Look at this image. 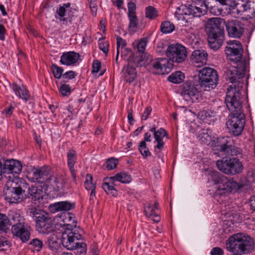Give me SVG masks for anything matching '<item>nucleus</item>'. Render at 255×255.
Instances as JSON below:
<instances>
[{"instance_id":"cd10ccee","label":"nucleus","mask_w":255,"mask_h":255,"mask_svg":"<svg viewBox=\"0 0 255 255\" xmlns=\"http://www.w3.org/2000/svg\"><path fill=\"white\" fill-rule=\"evenodd\" d=\"M67 164L74 182H76V170L74 165L77 160V153L73 149L69 150L67 153Z\"/></svg>"},{"instance_id":"774afa93","label":"nucleus","mask_w":255,"mask_h":255,"mask_svg":"<svg viewBox=\"0 0 255 255\" xmlns=\"http://www.w3.org/2000/svg\"><path fill=\"white\" fill-rule=\"evenodd\" d=\"M250 203L252 209L255 211V194L251 197Z\"/></svg>"},{"instance_id":"a18cd8bd","label":"nucleus","mask_w":255,"mask_h":255,"mask_svg":"<svg viewBox=\"0 0 255 255\" xmlns=\"http://www.w3.org/2000/svg\"><path fill=\"white\" fill-rule=\"evenodd\" d=\"M148 38L147 37H143L136 44L137 50L139 52H144L145 50Z\"/></svg>"},{"instance_id":"864d4df0","label":"nucleus","mask_w":255,"mask_h":255,"mask_svg":"<svg viewBox=\"0 0 255 255\" xmlns=\"http://www.w3.org/2000/svg\"><path fill=\"white\" fill-rule=\"evenodd\" d=\"M128 15H136V5L133 2H129L128 3Z\"/></svg>"},{"instance_id":"2eb2a0df","label":"nucleus","mask_w":255,"mask_h":255,"mask_svg":"<svg viewBox=\"0 0 255 255\" xmlns=\"http://www.w3.org/2000/svg\"><path fill=\"white\" fill-rule=\"evenodd\" d=\"M52 172L50 167L44 166L39 168H34L28 172V179L33 182H38L47 185L51 180Z\"/></svg>"},{"instance_id":"bf43d9fd","label":"nucleus","mask_w":255,"mask_h":255,"mask_svg":"<svg viewBox=\"0 0 255 255\" xmlns=\"http://www.w3.org/2000/svg\"><path fill=\"white\" fill-rule=\"evenodd\" d=\"M210 253L211 255H224L223 250L219 247L213 248Z\"/></svg>"},{"instance_id":"c9c22d12","label":"nucleus","mask_w":255,"mask_h":255,"mask_svg":"<svg viewBox=\"0 0 255 255\" xmlns=\"http://www.w3.org/2000/svg\"><path fill=\"white\" fill-rule=\"evenodd\" d=\"M114 182L110 180L109 182H104L103 184V188L108 194L112 196H116L118 192L114 187L115 184Z\"/></svg>"},{"instance_id":"c756f323","label":"nucleus","mask_w":255,"mask_h":255,"mask_svg":"<svg viewBox=\"0 0 255 255\" xmlns=\"http://www.w3.org/2000/svg\"><path fill=\"white\" fill-rule=\"evenodd\" d=\"M44 192L41 188L35 186H31L28 188L29 198L31 199L32 202L36 204L42 200Z\"/></svg>"},{"instance_id":"dca6fc26","label":"nucleus","mask_w":255,"mask_h":255,"mask_svg":"<svg viewBox=\"0 0 255 255\" xmlns=\"http://www.w3.org/2000/svg\"><path fill=\"white\" fill-rule=\"evenodd\" d=\"M200 86L192 82H185L183 84L181 93L184 100L191 103L199 102L202 98L199 90Z\"/></svg>"},{"instance_id":"6e6d98bb","label":"nucleus","mask_w":255,"mask_h":255,"mask_svg":"<svg viewBox=\"0 0 255 255\" xmlns=\"http://www.w3.org/2000/svg\"><path fill=\"white\" fill-rule=\"evenodd\" d=\"M76 76V74L75 72L69 71L63 74L62 78L68 80L75 78Z\"/></svg>"},{"instance_id":"72a5a7b5","label":"nucleus","mask_w":255,"mask_h":255,"mask_svg":"<svg viewBox=\"0 0 255 255\" xmlns=\"http://www.w3.org/2000/svg\"><path fill=\"white\" fill-rule=\"evenodd\" d=\"M10 214H9V216ZM11 225V219L5 214L0 213V231L5 232Z\"/></svg>"},{"instance_id":"8fccbe9b","label":"nucleus","mask_w":255,"mask_h":255,"mask_svg":"<svg viewBox=\"0 0 255 255\" xmlns=\"http://www.w3.org/2000/svg\"><path fill=\"white\" fill-rule=\"evenodd\" d=\"M59 91L63 96H67L71 92V87L69 85L63 84L60 86Z\"/></svg>"},{"instance_id":"f3484780","label":"nucleus","mask_w":255,"mask_h":255,"mask_svg":"<svg viewBox=\"0 0 255 255\" xmlns=\"http://www.w3.org/2000/svg\"><path fill=\"white\" fill-rule=\"evenodd\" d=\"M10 182L7 184V188L4 191V197L5 200L10 203H17L23 200L25 195V191L24 190L19 186H16V184L11 182L10 186H8V184Z\"/></svg>"},{"instance_id":"f03ea898","label":"nucleus","mask_w":255,"mask_h":255,"mask_svg":"<svg viewBox=\"0 0 255 255\" xmlns=\"http://www.w3.org/2000/svg\"><path fill=\"white\" fill-rule=\"evenodd\" d=\"M208 179L214 185L215 194L219 195L241 192L245 186L243 183L237 182L233 178H229L215 170L209 171Z\"/></svg>"},{"instance_id":"9d476101","label":"nucleus","mask_w":255,"mask_h":255,"mask_svg":"<svg viewBox=\"0 0 255 255\" xmlns=\"http://www.w3.org/2000/svg\"><path fill=\"white\" fill-rule=\"evenodd\" d=\"M218 169L225 174L235 175L242 172L244 166L240 160L235 157L223 158L216 161Z\"/></svg>"},{"instance_id":"7ed1b4c3","label":"nucleus","mask_w":255,"mask_h":255,"mask_svg":"<svg viewBox=\"0 0 255 255\" xmlns=\"http://www.w3.org/2000/svg\"><path fill=\"white\" fill-rule=\"evenodd\" d=\"M225 20L220 17L208 19L205 30L208 35V43L212 49L218 50L223 44L224 37Z\"/></svg>"},{"instance_id":"f8f14e48","label":"nucleus","mask_w":255,"mask_h":255,"mask_svg":"<svg viewBox=\"0 0 255 255\" xmlns=\"http://www.w3.org/2000/svg\"><path fill=\"white\" fill-rule=\"evenodd\" d=\"M215 146L220 152L232 156L242 153V150L234 145L233 139L229 136H220L215 140Z\"/></svg>"},{"instance_id":"412c9836","label":"nucleus","mask_w":255,"mask_h":255,"mask_svg":"<svg viewBox=\"0 0 255 255\" xmlns=\"http://www.w3.org/2000/svg\"><path fill=\"white\" fill-rule=\"evenodd\" d=\"M208 53L203 49L194 50L191 56V62L195 67H200L207 63Z\"/></svg>"},{"instance_id":"603ef678","label":"nucleus","mask_w":255,"mask_h":255,"mask_svg":"<svg viewBox=\"0 0 255 255\" xmlns=\"http://www.w3.org/2000/svg\"><path fill=\"white\" fill-rule=\"evenodd\" d=\"M144 212L148 217H152L156 213L153 205L148 204L144 207Z\"/></svg>"},{"instance_id":"7c9ffc66","label":"nucleus","mask_w":255,"mask_h":255,"mask_svg":"<svg viewBox=\"0 0 255 255\" xmlns=\"http://www.w3.org/2000/svg\"><path fill=\"white\" fill-rule=\"evenodd\" d=\"M211 133V131L210 129L203 128L198 131L197 138L202 144L209 145L212 141Z\"/></svg>"},{"instance_id":"c03bdc74","label":"nucleus","mask_w":255,"mask_h":255,"mask_svg":"<svg viewBox=\"0 0 255 255\" xmlns=\"http://www.w3.org/2000/svg\"><path fill=\"white\" fill-rule=\"evenodd\" d=\"M168 46L166 42L160 41L157 43L156 52L161 55L165 54L167 56V47Z\"/></svg>"},{"instance_id":"5701e85b","label":"nucleus","mask_w":255,"mask_h":255,"mask_svg":"<svg viewBox=\"0 0 255 255\" xmlns=\"http://www.w3.org/2000/svg\"><path fill=\"white\" fill-rule=\"evenodd\" d=\"M80 55L74 51L64 52L60 57V62L66 66H74L79 61Z\"/></svg>"},{"instance_id":"2f4dec72","label":"nucleus","mask_w":255,"mask_h":255,"mask_svg":"<svg viewBox=\"0 0 255 255\" xmlns=\"http://www.w3.org/2000/svg\"><path fill=\"white\" fill-rule=\"evenodd\" d=\"M51 180L47 183V186H51L56 191L63 190L65 188V181L62 178H57L52 175Z\"/></svg>"},{"instance_id":"a211bd4d","label":"nucleus","mask_w":255,"mask_h":255,"mask_svg":"<svg viewBox=\"0 0 255 255\" xmlns=\"http://www.w3.org/2000/svg\"><path fill=\"white\" fill-rule=\"evenodd\" d=\"M167 57L173 62L181 63L186 58V49L179 43L169 45L167 47Z\"/></svg>"},{"instance_id":"bb28decb","label":"nucleus","mask_w":255,"mask_h":255,"mask_svg":"<svg viewBox=\"0 0 255 255\" xmlns=\"http://www.w3.org/2000/svg\"><path fill=\"white\" fill-rule=\"evenodd\" d=\"M149 130L153 133L155 140L157 142L155 147L160 150L161 149L164 145L163 138L168 135L167 131L163 128H160L156 130V128L154 127L151 128Z\"/></svg>"},{"instance_id":"1a4fd4ad","label":"nucleus","mask_w":255,"mask_h":255,"mask_svg":"<svg viewBox=\"0 0 255 255\" xmlns=\"http://www.w3.org/2000/svg\"><path fill=\"white\" fill-rule=\"evenodd\" d=\"M209 3H206L204 0L203 2L200 1L198 3H192L188 7L181 5L177 8L175 15L178 19L181 18L182 16L184 19L187 15L191 16L192 17H201L207 13Z\"/></svg>"},{"instance_id":"338daca9","label":"nucleus","mask_w":255,"mask_h":255,"mask_svg":"<svg viewBox=\"0 0 255 255\" xmlns=\"http://www.w3.org/2000/svg\"><path fill=\"white\" fill-rule=\"evenodd\" d=\"M149 217L151 218L153 221H154V222L158 223L160 220V217L158 215L157 213H155L154 215H153V216Z\"/></svg>"},{"instance_id":"37998d69","label":"nucleus","mask_w":255,"mask_h":255,"mask_svg":"<svg viewBox=\"0 0 255 255\" xmlns=\"http://www.w3.org/2000/svg\"><path fill=\"white\" fill-rule=\"evenodd\" d=\"M138 150L144 158H146L151 155L149 149L146 146V142H145V141H141L140 142L138 146Z\"/></svg>"},{"instance_id":"69168bd1","label":"nucleus","mask_w":255,"mask_h":255,"mask_svg":"<svg viewBox=\"0 0 255 255\" xmlns=\"http://www.w3.org/2000/svg\"><path fill=\"white\" fill-rule=\"evenodd\" d=\"M13 109L14 108L12 106H9L5 108L2 113L5 114L6 116H10L12 114Z\"/></svg>"},{"instance_id":"393cba45","label":"nucleus","mask_w":255,"mask_h":255,"mask_svg":"<svg viewBox=\"0 0 255 255\" xmlns=\"http://www.w3.org/2000/svg\"><path fill=\"white\" fill-rule=\"evenodd\" d=\"M70 6L71 3L70 2L63 3L62 5H60L56 10V18L63 21V23H64L65 21L67 22V18L65 17L66 15V13H68L69 18H71L73 16V14L71 13V10Z\"/></svg>"},{"instance_id":"f704fd0d","label":"nucleus","mask_w":255,"mask_h":255,"mask_svg":"<svg viewBox=\"0 0 255 255\" xmlns=\"http://www.w3.org/2000/svg\"><path fill=\"white\" fill-rule=\"evenodd\" d=\"M110 180L112 182L119 181L122 183H128L130 181L131 178L129 175L125 172H120L111 177Z\"/></svg>"},{"instance_id":"5fc2aeb1","label":"nucleus","mask_w":255,"mask_h":255,"mask_svg":"<svg viewBox=\"0 0 255 255\" xmlns=\"http://www.w3.org/2000/svg\"><path fill=\"white\" fill-rule=\"evenodd\" d=\"M99 48L104 53L107 54L109 50V43L108 41H100L99 43Z\"/></svg>"},{"instance_id":"3c124183","label":"nucleus","mask_w":255,"mask_h":255,"mask_svg":"<svg viewBox=\"0 0 255 255\" xmlns=\"http://www.w3.org/2000/svg\"><path fill=\"white\" fill-rule=\"evenodd\" d=\"M126 42L121 37H118L117 38V51H120L121 50L125 49L126 46Z\"/></svg>"},{"instance_id":"4be33fe9","label":"nucleus","mask_w":255,"mask_h":255,"mask_svg":"<svg viewBox=\"0 0 255 255\" xmlns=\"http://www.w3.org/2000/svg\"><path fill=\"white\" fill-rule=\"evenodd\" d=\"M232 12L238 16L244 15L249 18L253 17L248 0L237 2L232 9Z\"/></svg>"},{"instance_id":"4468645a","label":"nucleus","mask_w":255,"mask_h":255,"mask_svg":"<svg viewBox=\"0 0 255 255\" xmlns=\"http://www.w3.org/2000/svg\"><path fill=\"white\" fill-rule=\"evenodd\" d=\"M225 53L227 58L234 63L246 62L245 60L241 61L243 48L241 42L238 40H231L228 42L225 49Z\"/></svg>"},{"instance_id":"0e129e2a","label":"nucleus","mask_w":255,"mask_h":255,"mask_svg":"<svg viewBox=\"0 0 255 255\" xmlns=\"http://www.w3.org/2000/svg\"><path fill=\"white\" fill-rule=\"evenodd\" d=\"M253 17L255 15V0H248Z\"/></svg>"},{"instance_id":"f257e3e1","label":"nucleus","mask_w":255,"mask_h":255,"mask_svg":"<svg viewBox=\"0 0 255 255\" xmlns=\"http://www.w3.org/2000/svg\"><path fill=\"white\" fill-rule=\"evenodd\" d=\"M229 91L225 103L231 114L226 122L228 132L235 136L240 135L245 125V115L242 111V101L239 94Z\"/></svg>"},{"instance_id":"79ce46f5","label":"nucleus","mask_w":255,"mask_h":255,"mask_svg":"<svg viewBox=\"0 0 255 255\" xmlns=\"http://www.w3.org/2000/svg\"><path fill=\"white\" fill-rule=\"evenodd\" d=\"M54 77L56 79H59L62 77L63 69L57 66L56 64H52L51 67Z\"/></svg>"},{"instance_id":"39448f33","label":"nucleus","mask_w":255,"mask_h":255,"mask_svg":"<svg viewBox=\"0 0 255 255\" xmlns=\"http://www.w3.org/2000/svg\"><path fill=\"white\" fill-rule=\"evenodd\" d=\"M253 239L246 234L240 233L232 235L227 241L226 248L234 255H242L250 253L254 248Z\"/></svg>"},{"instance_id":"49530a36","label":"nucleus","mask_w":255,"mask_h":255,"mask_svg":"<svg viewBox=\"0 0 255 255\" xmlns=\"http://www.w3.org/2000/svg\"><path fill=\"white\" fill-rule=\"evenodd\" d=\"M92 180L93 177L92 175L90 174H87L86 176L84 185L85 188L88 190L96 188V185L92 182Z\"/></svg>"},{"instance_id":"aec40b11","label":"nucleus","mask_w":255,"mask_h":255,"mask_svg":"<svg viewBox=\"0 0 255 255\" xmlns=\"http://www.w3.org/2000/svg\"><path fill=\"white\" fill-rule=\"evenodd\" d=\"M151 65L155 70L156 74L163 75L169 73L172 68L173 64L168 59L165 58H160L153 61Z\"/></svg>"},{"instance_id":"052dcab7","label":"nucleus","mask_w":255,"mask_h":255,"mask_svg":"<svg viewBox=\"0 0 255 255\" xmlns=\"http://www.w3.org/2000/svg\"><path fill=\"white\" fill-rule=\"evenodd\" d=\"M151 111L152 108L151 107H147L142 115L141 120H146L148 118L149 115L151 114Z\"/></svg>"},{"instance_id":"ddd939ff","label":"nucleus","mask_w":255,"mask_h":255,"mask_svg":"<svg viewBox=\"0 0 255 255\" xmlns=\"http://www.w3.org/2000/svg\"><path fill=\"white\" fill-rule=\"evenodd\" d=\"M128 64L123 69V76L125 81L129 84L133 82L137 77L135 67H141L144 61L141 57H131L128 60Z\"/></svg>"},{"instance_id":"680f3d73","label":"nucleus","mask_w":255,"mask_h":255,"mask_svg":"<svg viewBox=\"0 0 255 255\" xmlns=\"http://www.w3.org/2000/svg\"><path fill=\"white\" fill-rule=\"evenodd\" d=\"M54 237L52 236L48 240L49 247L53 249L56 248L58 247V242L57 241L54 240Z\"/></svg>"},{"instance_id":"473e14b6","label":"nucleus","mask_w":255,"mask_h":255,"mask_svg":"<svg viewBox=\"0 0 255 255\" xmlns=\"http://www.w3.org/2000/svg\"><path fill=\"white\" fill-rule=\"evenodd\" d=\"M198 117L204 122L210 123V122L214 120L215 113L210 110H203L199 112Z\"/></svg>"},{"instance_id":"09e8293b","label":"nucleus","mask_w":255,"mask_h":255,"mask_svg":"<svg viewBox=\"0 0 255 255\" xmlns=\"http://www.w3.org/2000/svg\"><path fill=\"white\" fill-rule=\"evenodd\" d=\"M10 246L9 242L3 236H0V251H4Z\"/></svg>"},{"instance_id":"e433bc0d","label":"nucleus","mask_w":255,"mask_h":255,"mask_svg":"<svg viewBox=\"0 0 255 255\" xmlns=\"http://www.w3.org/2000/svg\"><path fill=\"white\" fill-rule=\"evenodd\" d=\"M184 78V74L180 71H176L173 73L168 77L169 82L175 84L181 83Z\"/></svg>"},{"instance_id":"20e7f679","label":"nucleus","mask_w":255,"mask_h":255,"mask_svg":"<svg viewBox=\"0 0 255 255\" xmlns=\"http://www.w3.org/2000/svg\"><path fill=\"white\" fill-rule=\"evenodd\" d=\"M246 70V62H239L234 63L233 65H228L226 67L224 76L227 80H229L232 85L229 86L227 89L226 97L229 91H235L239 94V98H241V91L242 89L244 83L241 81L245 75Z\"/></svg>"},{"instance_id":"4c0bfd02","label":"nucleus","mask_w":255,"mask_h":255,"mask_svg":"<svg viewBox=\"0 0 255 255\" xmlns=\"http://www.w3.org/2000/svg\"><path fill=\"white\" fill-rule=\"evenodd\" d=\"M174 28V25L169 21L162 22L160 26V30L163 33H171Z\"/></svg>"},{"instance_id":"a19ab883","label":"nucleus","mask_w":255,"mask_h":255,"mask_svg":"<svg viewBox=\"0 0 255 255\" xmlns=\"http://www.w3.org/2000/svg\"><path fill=\"white\" fill-rule=\"evenodd\" d=\"M29 245L32 250L38 252L41 250L43 247V242L40 240L36 238L32 240Z\"/></svg>"},{"instance_id":"4d7b16f0","label":"nucleus","mask_w":255,"mask_h":255,"mask_svg":"<svg viewBox=\"0 0 255 255\" xmlns=\"http://www.w3.org/2000/svg\"><path fill=\"white\" fill-rule=\"evenodd\" d=\"M121 56L122 57H126L128 55H129V57L126 59L128 61V59H129L131 57L134 56V57H140L139 56H136L133 54L132 52V51L126 48V50L124 49V51L123 50H121Z\"/></svg>"},{"instance_id":"c85d7f7f","label":"nucleus","mask_w":255,"mask_h":255,"mask_svg":"<svg viewBox=\"0 0 255 255\" xmlns=\"http://www.w3.org/2000/svg\"><path fill=\"white\" fill-rule=\"evenodd\" d=\"M11 88L15 95L19 98L22 99L25 102L30 100V94L24 86L22 85L20 86L15 82H13L11 85Z\"/></svg>"},{"instance_id":"de8ad7c7","label":"nucleus","mask_w":255,"mask_h":255,"mask_svg":"<svg viewBox=\"0 0 255 255\" xmlns=\"http://www.w3.org/2000/svg\"><path fill=\"white\" fill-rule=\"evenodd\" d=\"M118 162V161L116 159L111 158L107 160L105 165L108 170H112L116 168Z\"/></svg>"},{"instance_id":"6e6552de","label":"nucleus","mask_w":255,"mask_h":255,"mask_svg":"<svg viewBox=\"0 0 255 255\" xmlns=\"http://www.w3.org/2000/svg\"><path fill=\"white\" fill-rule=\"evenodd\" d=\"M27 213L34 219L37 230L39 233L48 234L53 231L52 220L48 213L35 207L29 208Z\"/></svg>"},{"instance_id":"a878e982","label":"nucleus","mask_w":255,"mask_h":255,"mask_svg":"<svg viewBox=\"0 0 255 255\" xmlns=\"http://www.w3.org/2000/svg\"><path fill=\"white\" fill-rule=\"evenodd\" d=\"M74 203L68 201H61L51 204L49 206L51 212L55 213L59 211H66L74 208Z\"/></svg>"},{"instance_id":"6ab92c4d","label":"nucleus","mask_w":255,"mask_h":255,"mask_svg":"<svg viewBox=\"0 0 255 255\" xmlns=\"http://www.w3.org/2000/svg\"><path fill=\"white\" fill-rule=\"evenodd\" d=\"M230 37L240 38L244 33V24L238 20H229L225 24Z\"/></svg>"},{"instance_id":"e2e57ef3","label":"nucleus","mask_w":255,"mask_h":255,"mask_svg":"<svg viewBox=\"0 0 255 255\" xmlns=\"http://www.w3.org/2000/svg\"><path fill=\"white\" fill-rule=\"evenodd\" d=\"M6 29L2 24H0V40L4 41L5 39Z\"/></svg>"},{"instance_id":"b1692460","label":"nucleus","mask_w":255,"mask_h":255,"mask_svg":"<svg viewBox=\"0 0 255 255\" xmlns=\"http://www.w3.org/2000/svg\"><path fill=\"white\" fill-rule=\"evenodd\" d=\"M22 166L20 162L13 159L5 160L3 165V173H14L19 174Z\"/></svg>"},{"instance_id":"ea45409f","label":"nucleus","mask_w":255,"mask_h":255,"mask_svg":"<svg viewBox=\"0 0 255 255\" xmlns=\"http://www.w3.org/2000/svg\"><path fill=\"white\" fill-rule=\"evenodd\" d=\"M145 17L150 19H154L157 16V11L154 7L148 6L145 9Z\"/></svg>"},{"instance_id":"58836bf2","label":"nucleus","mask_w":255,"mask_h":255,"mask_svg":"<svg viewBox=\"0 0 255 255\" xmlns=\"http://www.w3.org/2000/svg\"><path fill=\"white\" fill-rule=\"evenodd\" d=\"M129 20L128 29L129 31L135 32L138 26V19L136 15H128Z\"/></svg>"},{"instance_id":"0eeeda50","label":"nucleus","mask_w":255,"mask_h":255,"mask_svg":"<svg viewBox=\"0 0 255 255\" xmlns=\"http://www.w3.org/2000/svg\"><path fill=\"white\" fill-rule=\"evenodd\" d=\"M10 217L12 234L18 237L22 242L28 241L30 236V227L25 222L24 217L15 212H11Z\"/></svg>"},{"instance_id":"423d86ee","label":"nucleus","mask_w":255,"mask_h":255,"mask_svg":"<svg viewBox=\"0 0 255 255\" xmlns=\"http://www.w3.org/2000/svg\"><path fill=\"white\" fill-rule=\"evenodd\" d=\"M67 217L65 220H68L72 223H64V231L62 232L61 238V242L63 246L69 250H73L78 248H81L78 241L80 238V235L73 231L72 228L75 227L74 219L72 214H67ZM65 223V221H63Z\"/></svg>"},{"instance_id":"13d9d810","label":"nucleus","mask_w":255,"mask_h":255,"mask_svg":"<svg viewBox=\"0 0 255 255\" xmlns=\"http://www.w3.org/2000/svg\"><path fill=\"white\" fill-rule=\"evenodd\" d=\"M101 67V63L98 60H95L93 63L92 72L97 73L99 72Z\"/></svg>"},{"instance_id":"9b49d317","label":"nucleus","mask_w":255,"mask_h":255,"mask_svg":"<svg viewBox=\"0 0 255 255\" xmlns=\"http://www.w3.org/2000/svg\"><path fill=\"white\" fill-rule=\"evenodd\" d=\"M199 82L205 91H210L216 87L218 81V75L213 68L205 67L199 71Z\"/></svg>"}]
</instances>
